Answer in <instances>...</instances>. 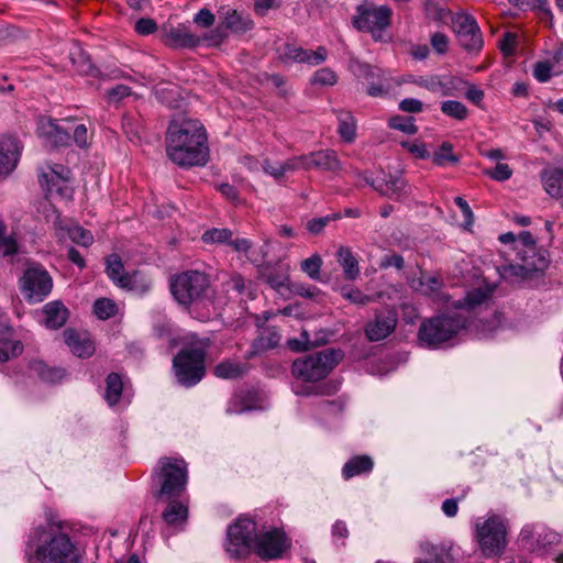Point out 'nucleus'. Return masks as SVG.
<instances>
[{
	"instance_id": "nucleus-1",
	"label": "nucleus",
	"mask_w": 563,
	"mask_h": 563,
	"mask_svg": "<svg viewBox=\"0 0 563 563\" xmlns=\"http://www.w3.org/2000/svg\"><path fill=\"white\" fill-rule=\"evenodd\" d=\"M166 152L170 161L183 167L202 166L209 148L203 125L186 115L175 117L168 126Z\"/></svg>"
},
{
	"instance_id": "nucleus-2",
	"label": "nucleus",
	"mask_w": 563,
	"mask_h": 563,
	"mask_svg": "<svg viewBox=\"0 0 563 563\" xmlns=\"http://www.w3.org/2000/svg\"><path fill=\"white\" fill-rule=\"evenodd\" d=\"M26 559L29 563H78L69 536L53 526L32 531L26 544Z\"/></svg>"
},
{
	"instance_id": "nucleus-3",
	"label": "nucleus",
	"mask_w": 563,
	"mask_h": 563,
	"mask_svg": "<svg viewBox=\"0 0 563 563\" xmlns=\"http://www.w3.org/2000/svg\"><path fill=\"white\" fill-rule=\"evenodd\" d=\"M391 16L393 10L388 5L364 1L356 5L352 24L357 31L369 33L374 41L384 42L386 31L391 24Z\"/></svg>"
},
{
	"instance_id": "nucleus-4",
	"label": "nucleus",
	"mask_w": 563,
	"mask_h": 563,
	"mask_svg": "<svg viewBox=\"0 0 563 563\" xmlns=\"http://www.w3.org/2000/svg\"><path fill=\"white\" fill-rule=\"evenodd\" d=\"M474 539L485 558L500 555L507 545V525L498 515L478 518L474 525Z\"/></svg>"
},
{
	"instance_id": "nucleus-5",
	"label": "nucleus",
	"mask_w": 563,
	"mask_h": 563,
	"mask_svg": "<svg viewBox=\"0 0 563 563\" xmlns=\"http://www.w3.org/2000/svg\"><path fill=\"white\" fill-rule=\"evenodd\" d=\"M210 286L208 276L199 271H186L172 277L170 291L175 300L188 308L205 298Z\"/></svg>"
},
{
	"instance_id": "nucleus-6",
	"label": "nucleus",
	"mask_w": 563,
	"mask_h": 563,
	"mask_svg": "<svg viewBox=\"0 0 563 563\" xmlns=\"http://www.w3.org/2000/svg\"><path fill=\"white\" fill-rule=\"evenodd\" d=\"M466 325V319L460 314H441L421 323L419 339L429 346H438L454 338Z\"/></svg>"
},
{
	"instance_id": "nucleus-7",
	"label": "nucleus",
	"mask_w": 563,
	"mask_h": 563,
	"mask_svg": "<svg viewBox=\"0 0 563 563\" xmlns=\"http://www.w3.org/2000/svg\"><path fill=\"white\" fill-rule=\"evenodd\" d=\"M158 498L178 497L187 485V463L180 457H162L158 461Z\"/></svg>"
},
{
	"instance_id": "nucleus-8",
	"label": "nucleus",
	"mask_w": 563,
	"mask_h": 563,
	"mask_svg": "<svg viewBox=\"0 0 563 563\" xmlns=\"http://www.w3.org/2000/svg\"><path fill=\"white\" fill-rule=\"evenodd\" d=\"M341 353L325 350L297 358L292 363V374L306 382L323 379L339 363Z\"/></svg>"
},
{
	"instance_id": "nucleus-9",
	"label": "nucleus",
	"mask_w": 563,
	"mask_h": 563,
	"mask_svg": "<svg viewBox=\"0 0 563 563\" xmlns=\"http://www.w3.org/2000/svg\"><path fill=\"white\" fill-rule=\"evenodd\" d=\"M206 352L201 347L180 351L173 361L178 382L187 387L199 383L205 376Z\"/></svg>"
},
{
	"instance_id": "nucleus-10",
	"label": "nucleus",
	"mask_w": 563,
	"mask_h": 563,
	"mask_svg": "<svg viewBox=\"0 0 563 563\" xmlns=\"http://www.w3.org/2000/svg\"><path fill=\"white\" fill-rule=\"evenodd\" d=\"M256 523L247 518H240L229 526L225 550L232 558L246 555L252 551L257 537Z\"/></svg>"
},
{
	"instance_id": "nucleus-11",
	"label": "nucleus",
	"mask_w": 563,
	"mask_h": 563,
	"mask_svg": "<svg viewBox=\"0 0 563 563\" xmlns=\"http://www.w3.org/2000/svg\"><path fill=\"white\" fill-rule=\"evenodd\" d=\"M48 273L40 266L29 267L21 278V291L30 302L42 301L52 290Z\"/></svg>"
},
{
	"instance_id": "nucleus-12",
	"label": "nucleus",
	"mask_w": 563,
	"mask_h": 563,
	"mask_svg": "<svg viewBox=\"0 0 563 563\" xmlns=\"http://www.w3.org/2000/svg\"><path fill=\"white\" fill-rule=\"evenodd\" d=\"M459 43L467 52H479L484 45L479 26L466 12L456 13L452 20Z\"/></svg>"
},
{
	"instance_id": "nucleus-13",
	"label": "nucleus",
	"mask_w": 563,
	"mask_h": 563,
	"mask_svg": "<svg viewBox=\"0 0 563 563\" xmlns=\"http://www.w3.org/2000/svg\"><path fill=\"white\" fill-rule=\"evenodd\" d=\"M71 172L68 167L59 164L47 165L40 174V183L48 195H56L64 199H70L73 189L69 185Z\"/></svg>"
},
{
	"instance_id": "nucleus-14",
	"label": "nucleus",
	"mask_w": 563,
	"mask_h": 563,
	"mask_svg": "<svg viewBox=\"0 0 563 563\" xmlns=\"http://www.w3.org/2000/svg\"><path fill=\"white\" fill-rule=\"evenodd\" d=\"M288 549L286 538L277 529L258 532L252 551L264 560H274L282 558Z\"/></svg>"
},
{
	"instance_id": "nucleus-15",
	"label": "nucleus",
	"mask_w": 563,
	"mask_h": 563,
	"mask_svg": "<svg viewBox=\"0 0 563 563\" xmlns=\"http://www.w3.org/2000/svg\"><path fill=\"white\" fill-rule=\"evenodd\" d=\"M23 146L12 134L0 135V176L7 177L18 166Z\"/></svg>"
},
{
	"instance_id": "nucleus-16",
	"label": "nucleus",
	"mask_w": 563,
	"mask_h": 563,
	"mask_svg": "<svg viewBox=\"0 0 563 563\" xmlns=\"http://www.w3.org/2000/svg\"><path fill=\"white\" fill-rule=\"evenodd\" d=\"M523 545L530 551H543L548 547L559 543L560 536L540 526H525L520 532Z\"/></svg>"
},
{
	"instance_id": "nucleus-17",
	"label": "nucleus",
	"mask_w": 563,
	"mask_h": 563,
	"mask_svg": "<svg viewBox=\"0 0 563 563\" xmlns=\"http://www.w3.org/2000/svg\"><path fill=\"white\" fill-rule=\"evenodd\" d=\"M327 57L328 51L323 46H319L316 51H310L294 44H286L279 55L280 60L284 63H305L310 66L320 65Z\"/></svg>"
},
{
	"instance_id": "nucleus-18",
	"label": "nucleus",
	"mask_w": 563,
	"mask_h": 563,
	"mask_svg": "<svg viewBox=\"0 0 563 563\" xmlns=\"http://www.w3.org/2000/svg\"><path fill=\"white\" fill-rule=\"evenodd\" d=\"M397 325V316L395 312L375 313L373 320L367 322L365 327L366 338L372 341H380L386 339Z\"/></svg>"
},
{
	"instance_id": "nucleus-19",
	"label": "nucleus",
	"mask_w": 563,
	"mask_h": 563,
	"mask_svg": "<svg viewBox=\"0 0 563 563\" xmlns=\"http://www.w3.org/2000/svg\"><path fill=\"white\" fill-rule=\"evenodd\" d=\"M37 133L52 147L65 146L70 140L68 132L52 119H41L37 125Z\"/></svg>"
},
{
	"instance_id": "nucleus-20",
	"label": "nucleus",
	"mask_w": 563,
	"mask_h": 563,
	"mask_svg": "<svg viewBox=\"0 0 563 563\" xmlns=\"http://www.w3.org/2000/svg\"><path fill=\"white\" fill-rule=\"evenodd\" d=\"M366 78L368 86L366 92L374 98H384L393 89V79L383 70L371 66L366 67Z\"/></svg>"
},
{
	"instance_id": "nucleus-21",
	"label": "nucleus",
	"mask_w": 563,
	"mask_h": 563,
	"mask_svg": "<svg viewBox=\"0 0 563 563\" xmlns=\"http://www.w3.org/2000/svg\"><path fill=\"white\" fill-rule=\"evenodd\" d=\"M518 254L520 256L521 264L526 266V269L530 272L533 277L542 274L549 266L547 252L538 247L520 250Z\"/></svg>"
},
{
	"instance_id": "nucleus-22",
	"label": "nucleus",
	"mask_w": 563,
	"mask_h": 563,
	"mask_svg": "<svg viewBox=\"0 0 563 563\" xmlns=\"http://www.w3.org/2000/svg\"><path fill=\"white\" fill-rule=\"evenodd\" d=\"M63 336L69 350L79 357H88L95 351V345L86 333H78L73 329H66L63 332Z\"/></svg>"
},
{
	"instance_id": "nucleus-23",
	"label": "nucleus",
	"mask_w": 563,
	"mask_h": 563,
	"mask_svg": "<svg viewBox=\"0 0 563 563\" xmlns=\"http://www.w3.org/2000/svg\"><path fill=\"white\" fill-rule=\"evenodd\" d=\"M377 192L394 200H400L409 194V186L401 176H389L379 183Z\"/></svg>"
},
{
	"instance_id": "nucleus-24",
	"label": "nucleus",
	"mask_w": 563,
	"mask_h": 563,
	"mask_svg": "<svg viewBox=\"0 0 563 563\" xmlns=\"http://www.w3.org/2000/svg\"><path fill=\"white\" fill-rule=\"evenodd\" d=\"M541 181L544 190L553 198L563 197V169L562 168H545L540 174Z\"/></svg>"
},
{
	"instance_id": "nucleus-25",
	"label": "nucleus",
	"mask_w": 563,
	"mask_h": 563,
	"mask_svg": "<svg viewBox=\"0 0 563 563\" xmlns=\"http://www.w3.org/2000/svg\"><path fill=\"white\" fill-rule=\"evenodd\" d=\"M45 325L51 329L62 328L69 316L68 309L60 301H51L43 307Z\"/></svg>"
},
{
	"instance_id": "nucleus-26",
	"label": "nucleus",
	"mask_w": 563,
	"mask_h": 563,
	"mask_svg": "<svg viewBox=\"0 0 563 563\" xmlns=\"http://www.w3.org/2000/svg\"><path fill=\"white\" fill-rule=\"evenodd\" d=\"M165 41L174 47H195L200 43L199 37L194 35L185 25L172 27L166 33Z\"/></svg>"
},
{
	"instance_id": "nucleus-27",
	"label": "nucleus",
	"mask_w": 563,
	"mask_h": 563,
	"mask_svg": "<svg viewBox=\"0 0 563 563\" xmlns=\"http://www.w3.org/2000/svg\"><path fill=\"white\" fill-rule=\"evenodd\" d=\"M56 234L59 240L69 239L71 242L88 247L93 242L92 234L80 225L57 227Z\"/></svg>"
},
{
	"instance_id": "nucleus-28",
	"label": "nucleus",
	"mask_w": 563,
	"mask_h": 563,
	"mask_svg": "<svg viewBox=\"0 0 563 563\" xmlns=\"http://www.w3.org/2000/svg\"><path fill=\"white\" fill-rule=\"evenodd\" d=\"M497 271L500 277L509 284H521L533 278L521 262L518 264L504 263L497 267Z\"/></svg>"
},
{
	"instance_id": "nucleus-29",
	"label": "nucleus",
	"mask_w": 563,
	"mask_h": 563,
	"mask_svg": "<svg viewBox=\"0 0 563 563\" xmlns=\"http://www.w3.org/2000/svg\"><path fill=\"white\" fill-rule=\"evenodd\" d=\"M247 371L249 365L245 363L224 360L214 366L213 374L222 379H236L244 376Z\"/></svg>"
},
{
	"instance_id": "nucleus-30",
	"label": "nucleus",
	"mask_w": 563,
	"mask_h": 563,
	"mask_svg": "<svg viewBox=\"0 0 563 563\" xmlns=\"http://www.w3.org/2000/svg\"><path fill=\"white\" fill-rule=\"evenodd\" d=\"M162 517L169 526L183 525L186 522L188 517V507L184 501L173 499L166 506Z\"/></svg>"
},
{
	"instance_id": "nucleus-31",
	"label": "nucleus",
	"mask_w": 563,
	"mask_h": 563,
	"mask_svg": "<svg viewBox=\"0 0 563 563\" xmlns=\"http://www.w3.org/2000/svg\"><path fill=\"white\" fill-rule=\"evenodd\" d=\"M373 460L367 455H357L349 460L343 468L342 475L345 479H350L354 476L368 473L373 470Z\"/></svg>"
},
{
	"instance_id": "nucleus-32",
	"label": "nucleus",
	"mask_w": 563,
	"mask_h": 563,
	"mask_svg": "<svg viewBox=\"0 0 563 563\" xmlns=\"http://www.w3.org/2000/svg\"><path fill=\"white\" fill-rule=\"evenodd\" d=\"M336 257L340 266L343 268L345 277L350 280L356 279L360 275V267L351 249L340 246L336 252Z\"/></svg>"
},
{
	"instance_id": "nucleus-33",
	"label": "nucleus",
	"mask_w": 563,
	"mask_h": 563,
	"mask_svg": "<svg viewBox=\"0 0 563 563\" xmlns=\"http://www.w3.org/2000/svg\"><path fill=\"white\" fill-rule=\"evenodd\" d=\"M223 23L233 33H244L253 26V22L247 15L231 9L224 12Z\"/></svg>"
},
{
	"instance_id": "nucleus-34",
	"label": "nucleus",
	"mask_w": 563,
	"mask_h": 563,
	"mask_svg": "<svg viewBox=\"0 0 563 563\" xmlns=\"http://www.w3.org/2000/svg\"><path fill=\"white\" fill-rule=\"evenodd\" d=\"M107 274L120 287H130V277L124 275V266L118 255L112 254L107 258Z\"/></svg>"
},
{
	"instance_id": "nucleus-35",
	"label": "nucleus",
	"mask_w": 563,
	"mask_h": 563,
	"mask_svg": "<svg viewBox=\"0 0 563 563\" xmlns=\"http://www.w3.org/2000/svg\"><path fill=\"white\" fill-rule=\"evenodd\" d=\"M492 288H476L468 291L463 300L455 301L453 306L457 309H474L484 303L490 296Z\"/></svg>"
},
{
	"instance_id": "nucleus-36",
	"label": "nucleus",
	"mask_w": 563,
	"mask_h": 563,
	"mask_svg": "<svg viewBox=\"0 0 563 563\" xmlns=\"http://www.w3.org/2000/svg\"><path fill=\"white\" fill-rule=\"evenodd\" d=\"M339 121L338 132L345 142H353L356 135V121L351 112L340 110L336 112Z\"/></svg>"
},
{
	"instance_id": "nucleus-37",
	"label": "nucleus",
	"mask_w": 563,
	"mask_h": 563,
	"mask_svg": "<svg viewBox=\"0 0 563 563\" xmlns=\"http://www.w3.org/2000/svg\"><path fill=\"white\" fill-rule=\"evenodd\" d=\"M316 158V169L338 173L342 168L341 162L333 150L317 151Z\"/></svg>"
},
{
	"instance_id": "nucleus-38",
	"label": "nucleus",
	"mask_w": 563,
	"mask_h": 563,
	"mask_svg": "<svg viewBox=\"0 0 563 563\" xmlns=\"http://www.w3.org/2000/svg\"><path fill=\"white\" fill-rule=\"evenodd\" d=\"M123 389V383L119 374L111 373L106 379V395L104 398L110 406L119 402Z\"/></svg>"
},
{
	"instance_id": "nucleus-39",
	"label": "nucleus",
	"mask_w": 563,
	"mask_h": 563,
	"mask_svg": "<svg viewBox=\"0 0 563 563\" xmlns=\"http://www.w3.org/2000/svg\"><path fill=\"white\" fill-rule=\"evenodd\" d=\"M93 312L99 319L107 320L117 314L118 306L112 299L100 298L93 303Z\"/></svg>"
},
{
	"instance_id": "nucleus-40",
	"label": "nucleus",
	"mask_w": 563,
	"mask_h": 563,
	"mask_svg": "<svg viewBox=\"0 0 563 563\" xmlns=\"http://www.w3.org/2000/svg\"><path fill=\"white\" fill-rule=\"evenodd\" d=\"M442 279L440 276L432 275V276H422L419 279V291L423 294L424 296H439L440 290L442 288Z\"/></svg>"
},
{
	"instance_id": "nucleus-41",
	"label": "nucleus",
	"mask_w": 563,
	"mask_h": 563,
	"mask_svg": "<svg viewBox=\"0 0 563 563\" xmlns=\"http://www.w3.org/2000/svg\"><path fill=\"white\" fill-rule=\"evenodd\" d=\"M453 146L449 142L442 143L439 150L433 154L432 162L438 166H446L449 164H456L459 157L452 153Z\"/></svg>"
},
{
	"instance_id": "nucleus-42",
	"label": "nucleus",
	"mask_w": 563,
	"mask_h": 563,
	"mask_svg": "<svg viewBox=\"0 0 563 563\" xmlns=\"http://www.w3.org/2000/svg\"><path fill=\"white\" fill-rule=\"evenodd\" d=\"M340 294L344 299L358 306H366L375 300L372 296L365 295L360 289L351 286H342L340 288Z\"/></svg>"
},
{
	"instance_id": "nucleus-43",
	"label": "nucleus",
	"mask_w": 563,
	"mask_h": 563,
	"mask_svg": "<svg viewBox=\"0 0 563 563\" xmlns=\"http://www.w3.org/2000/svg\"><path fill=\"white\" fill-rule=\"evenodd\" d=\"M441 111L445 115L460 121L465 120L468 115L467 108L462 102L455 100H448L442 102Z\"/></svg>"
},
{
	"instance_id": "nucleus-44",
	"label": "nucleus",
	"mask_w": 563,
	"mask_h": 563,
	"mask_svg": "<svg viewBox=\"0 0 563 563\" xmlns=\"http://www.w3.org/2000/svg\"><path fill=\"white\" fill-rule=\"evenodd\" d=\"M322 264H323V261H322L321 256L319 254H313L300 263V268L311 279L319 280L320 279V269L322 267Z\"/></svg>"
},
{
	"instance_id": "nucleus-45",
	"label": "nucleus",
	"mask_w": 563,
	"mask_h": 563,
	"mask_svg": "<svg viewBox=\"0 0 563 563\" xmlns=\"http://www.w3.org/2000/svg\"><path fill=\"white\" fill-rule=\"evenodd\" d=\"M388 125L391 129L399 130L409 135H413L418 132V128L415 124V119L411 117H391L388 121Z\"/></svg>"
},
{
	"instance_id": "nucleus-46",
	"label": "nucleus",
	"mask_w": 563,
	"mask_h": 563,
	"mask_svg": "<svg viewBox=\"0 0 563 563\" xmlns=\"http://www.w3.org/2000/svg\"><path fill=\"white\" fill-rule=\"evenodd\" d=\"M280 335L274 329H265L257 338L255 346L258 350L274 349L279 344Z\"/></svg>"
},
{
	"instance_id": "nucleus-47",
	"label": "nucleus",
	"mask_w": 563,
	"mask_h": 563,
	"mask_svg": "<svg viewBox=\"0 0 563 563\" xmlns=\"http://www.w3.org/2000/svg\"><path fill=\"white\" fill-rule=\"evenodd\" d=\"M233 233L228 229H218L213 228L207 230L202 234V241L205 243H219V244H228L232 238Z\"/></svg>"
},
{
	"instance_id": "nucleus-48",
	"label": "nucleus",
	"mask_w": 563,
	"mask_h": 563,
	"mask_svg": "<svg viewBox=\"0 0 563 563\" xmlns=\"http://www.w3.org/2000/svg\"><path fill=\"white\" fill-rule=\"evenodd\" d=\"M22 350L20 341L0 340V362H7L11 356L21 354Z\"/></svg>"
},
{
	"instance_id": "nucleus-49",
	"label": "nucleus",
	"mask_w": 563,
	"mask_h": 563,
	"mask_svg": "<svg viewBox=\"0 0 563 563\" xmlns=\"http://www.w3.org/2000/svg\"><path fill=\"white\" fill-rule=\"evenodd\" d=\"M336 80L338 78L335 73L328 67H323L318 69L313 74L311 78V84L320 86H333L336 82Z\"/></svg>"
},
{
	"instance_id": "nucleus-50",
	"label": "nucleus",
	"mask_w": 563,
	"mask_h": 563,
	"mask_svg": "<svg viewBox=\"0 0 563 563\" xmlns=\"http://www.w3.org/2000/svg\"><path fill=\"white\" fill-rule=\"evenodd\" d=\"M484 174L496 181H505L512 176V169L508 164L498 163L494 168L485 169Z\"/></svg>"
},
{
	"instance_id": "nucleus-51",
	"label": "nucleus",
	"mask_w": 563,
	"mask_h": 563,
	"mask_svg": "<svg viewBox=\"0 0 563 563\" xmlns=\"http://www.w3.org/2000/svg\"><path fill=\"white\" fill-rule=\"evenodd\" d=\"M5 228L0 221V255L8 256L18 251L16 241L12 236H4Z\"/></svg>"
},
{
	"instance_id": "nucleus-52",
	"label": "nucleus",
	"mask_w": 563,
	"mask_h": 563,
	"mask_svg": "<svg viewBox=\"0 0 563 563\" xmlns=\"http://www.w3.org/2000/svg\"><path fill=\"white\" fill-rule=\"evenodd\" d=\"M430 44L435 53L444 55L449 49V37L441 32H435L430 36Z\"/></svg>"
},
{
	"instance_id": "nucleus-53",
	"label": "nucleus",
	"mask_w": 563,
	"mask_h": 563,
	"mask_svg": "<svg viewBox=\"0 0 563 563\" xmlns=\"http://www.w3.org/2000/svg\"><path fill=\"white\" fill-rule=\"evenodd\" d=\"M517 34L506 32L499 42V48L505 55H512L516 51Z\"/></svg>"
},
{
	"instance_id": "nucleus-54",
	"label": "nucleus",
	"mask_w": 563,
	"mask_h": 563,
	"mask_svg": "<svg viewBox=\"0 0 563 563\" xmlns=\"http://www.w3.org/2000/svg\"><path fill=\"white\" fill-rule=\"evenodd\" d=\"M533 76L540 82H545L552 77V66L545 62H539L533 67Z\"/></svg>"
},
{
	"instance_id": "nucleus-55",
	"label": "nucleus",
	"mask_w": 563,
	"mask_h": 563,
	"mask_svg": "<svg viewBox=\"0 0 563 563\" xmlns=\"http://www.w3.org/2000/svg\"><path fill=\"white\" fill-rule=\"evenodd\" d=\"M131 88L125 85H118L107 91V98L110 102H119L131 95Z\"/></svg>"
},
{
	"instance_id": "nucleus-56",
	"label": "nucleus",
	"mask_w": 563,
	"mask_h": 563,
	"mask_svg": "<svg viewBox=\"0 0 563 563\" xmlns=\"http://www.w3.org/2000/svg\"><path fill=\"white\" fill-rule=\"evenodd\" d=\"M91 136L85 124H78L74 130V141L79 147H87Z\"/></svg>"
},
{
	"instance_id": "nucleus-57",
	"label": "nucleus",
	"mask_w": 563,
	"mask_h": 563,
	"mask_svg": "<svg viewBox=\"0 0 563 563\" xmlns=\"http://www.w3.org/2000/svg\"><path fill=\"white\" fill-rule=\"evenodd\" d=\"M404 265H405L404 257L396 253L385 255L382 258L380 264H379V266L382 268H388V267L394 266L398 271L402 269Z\"/></svg>"
},
{
	"instance_id": "nucleus-58",
	"label": "nucleus",
	"mask_w": 563,
	"mask_h": 563,
	"mask_svg": "<svg viewBox=\"0 0 563 563\" xmlns=\"http://www.w3.org/2000/svg\"><path fill=\"white\" fill-rule=\"evenodd\" d=\"M156 22L150 18H142L135 23V31L141 35H148L156 31Z\"/></svg>"
},
{
	"instance_id": "nucleus-59",
	"label": "nucleus",
	"mask_w": 563,
	"mask_h": 563,
	"mask_svg": "<svg viewBox=\"0 0 563 563\" xmlns=\"http://www.w3.org/2000/svg\"><path fill=\"white\" fill-rule=\"evenodd\" d=\"M420 547L426 554L433 558L437 562L442 561V556L445 555L444 549L439 548L429 541L421 542Z\"/></svg>"
},
{
	"instance_id": "nucleus-60",
	"label": "nucleus",
	"mask_w": 563,
	"mask_h": 563,
	"mask_svg": "<svg viewBox=\"0 0 563 563\" xmlns=\"http://www.w3.org/2000/svg\"><path fill=\"white\" fill-rule=\"evenodd\" d=\"M423 104L420 100L407 98L400 101L399 109L408 113H419L422 111Z\"/></svg>"
},
{
	"instance_id": "nucleus-61",
	"label": "nucleus",
	"mask_w": 563,
	"mask_h": 563,
	"mask_svg": "<svg viewBox=\"0 0 563 563\" xmlns=\"http://www.w3.org/2000/svg\"><path fill=\"white\" fill-rule=\"evenodd\" d=\"M263 169L266 174L274 177L275 179H280L285 175L283 164L282 163H273L269 159L264 161Z\"/></svg>"
},
{
	"instance_id": "nucleus-62",
	"label": "nucleus",
	"mask_w": 563,
	"mask_h": 563,
	"mask_svg": "<svg viewBox=\"0 0 563 563\" xmlns=\"http://www.w3.org/2000/svg\"><path fill=\"white\" fill-rule=\"evenodd\" d=\"M415 84L430 91H438L442 88V82L435 76L420 77L415 80Z\"/></svg>"
},
{
	"instance_id": "nucleus-63",
	"label": "nucleus",
	"mask_w": 563,
	"mask_h": 563,
	"mask_svg": "<svg viewBox=\"0 0 563 563\" xmlns=\"http://www.w3.org/2000/svg\"><path fill=\"white\" fill-rule=\"evenodd\" d=\"M177 93V88H164V87H156L155 95L156 97L163 102L166 103L169 107H173V96Z\"/></svg>"
},
{
	"instance_id": "nucleus-64",
	"label": "nucleus",
	"mask_w": 563,
	"mask_h": 563,
	"mask_svg": "<svg viewBox=\"0 0 563 563\" xmlns=\"http://www.w3.org/2000/svg\"><path fill=\"white\" fill-rule=\"evenodd\" d=\"M404 146L418 158H428L430 156L424 143H404Z\"/></svg>"
}]
</instances>
